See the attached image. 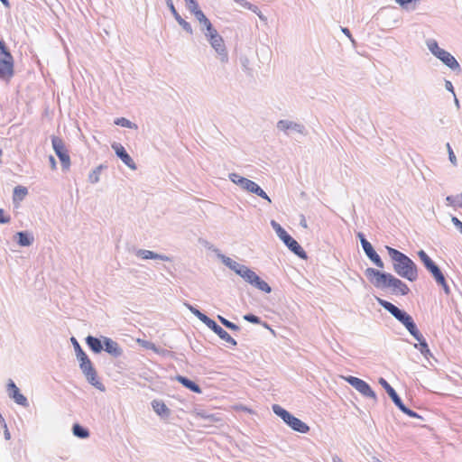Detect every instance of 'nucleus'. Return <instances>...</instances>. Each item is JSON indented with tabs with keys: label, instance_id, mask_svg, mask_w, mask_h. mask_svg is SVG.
<instances>
[{
	"label": "nucleus",
	"instance_id": "1",
	"mask_svg": "<svg viewBox=\"0 0 462 462\" xmlns=\"http://www.w3.org/2000/svg\"><path fill=\"white\" fill-rule=\"evenodd\" d=\"M375 299L378 304L391 313L401 324H402L409 333L419 342V344H415L414 346L419 348L421 355L424 356L430 355L428 343L418 329L412 317L405 310L399 309L388 300H383L379 297H375Z\"/></svg>",
	"mask_w": 462,
	"mask_h": 462
},
{
	"label": "nucleus",
	"instance_id": "2",
	"mask_svg": "<svg viewBox=\"0 0 462 462\" xmlns=\"http://www.w3.org/2000/svg\"><path fill=\"white\" fill-rule=\"evenodd\" d=\"M385 248L393 262V268L395 273L410 282L416 281L418 279V267L416 263L401 251L388 245Z\"/></svg>",
	"mask_w": 462,
	"mask_h": 462
},
{
	"label": "nucleus",
	"instance_id": "3",
	"mask_svg": "<svg viewBox=\"0 0 462 462\" xmlns=\"http://www.w3.org/2000/svg\"><path fill=\"white\" fill-rule=\"evenodd\" d=\"M271 226L275 231L278 237L283 242V244L300 259H307V253L300 246V245L291 236L286 230L275 220L271 221Z\"/></svg>",
	"mask_w": 462,
	"mask_h": 462
},
{
	"label": "nucleus",
	"instance_id": "4",
	"mask_svg": "<svg viewBox=\"0 0 462 462\" xmlns=\"http://www.w3.org/2000/svg\"><path fill=\"white\" fill-rule=\"evenodd\" d=\"M79 362V368L84 374L87 382L101 392L106 391L105 385L98 380L97 370L95 369L91 360L88 356Z\"/></svg>",
	"mask_w": 462,
	"mask_h": 462
},
{
	"label": "nucleus",
	"instance_id": "5",
	"mask_svg": "<svg viewBox=\"0 0 462 462\" xmlns=\"http://www.w3.org/2000/svg\"><path fill=\"white\" fill-rule=\"evenodd\" d=\"M365 275L375 288L385 290L388 289L392 273L368 267L365 270Z\"/></svg>",
	"mask_w": 462,
	"mask_h": 462
},
{
	"label": "nucleus",
	"instance_id": "6",
	"mask_svg": "<svg viewBox=\"0 0 462 462\" xmlns=\"http://www.w3.org/2000/svg\"><path fill=\"white\" fill-rule=\"evenodd\" d=\"M239 276L247 283L265 293L272 291L271 286L263 279H261L255 272L245 265Z\"/></svg>",
	"mask_w": 462,
	"mask_h": 462
},
{
	"label": "nucleus",
	"instance_id": "7",
	"mask_svg": "<svg viewBox=\"0 0 462 462\" xmlns=\"http://www.w3.org/2000/svg\"><path fill=\"white\" fill-rule=\"evenodd\" d=\"M206 38L211 47L218 54L221 62L226 63L228 61V53L223 37L217 32V31H214L213 33L208 34Z\"/></svg>",
	"mask_w": 462,
	"mask_h": 462
},
{
	"label": "nucleus",
	"instance_id": "8",
	"mask_svg": "<svg viewBox=\"0 0 462 462\" xmlns=\"http://www.w3.org/2000/svg\"><path fill=\"white\" fill-rule=\"evenodd\" d=\"M345 380L363 396L373 399L374 402H377V396L374 391H373L371 386L365 381L352 375L345 377Z\"/></svg>",
	"mask_w": 462,
	"mask_h": 462
},
{
	"label": "nucleus",
	"instance_id": "9",
	"mask_svg": "<svg viewBox=\"0 0 462 462\" xmlns=\"http://www.w3.org/2000/svg\"><path fill=\"white\" fill-rule=\"evenodd\" d=\"M52 148L60 161L62 169L67 171L70 166V158L68 153V150L65 147L64 142L58 136H52L51 138Z\"/></svg>",
	"mask_w": 462,
	"mask_h": 462
},
{
	"label": "nucleus",
	"instance_id": "10",
	"mask_svg": "<svg viewBox=\"0 0 462 462\" xmlns=\"http://www.w3.org/2000/svg\"><path fill=\"white\" fill-rule=\"evenodd\" d=\"M14 57L11 52L0 54V79L9 80L14 75Z\"/></svg>",
	"mask_w": 462,
	"mask_h": 462
},
{
	"label": "nucleus",
	"instance_id": "11",
	"mask_svg": "<svg viewBox=\"0 0 462 462\" xmlns=\"http://www.w3.org/2000/svg\"><path fill=\"white\" fill-rule=\"evenodd\" d=\"M276 127L286 135H290L291 132H295L301 135L307 134V130L304 125L287 119L279 120L276 124Z\"/></svg>",
	"mask_w": 462,
	"mask_h": 462
},
{
	"label": "nucleus",
	"instance_id": "12",
	"mask_svg": "<svg viewBox=\"0 0 462 462\" xmlns=\"http://www.w3.org/2000/svg\"><path fill=\"white\" fill-rule=\"evenodd\" d=\"M228 178L232 182L238 185L243 189H245L248 192L254 193V194H255L260 188V186L257 183H255L254 181H253L249 179H246L245 177H242L239 174L235 173V172L230 173L228 175Z\"/></svg>",
	"mask_w": 462,
	"mask_h": 462
},
{
	"label": "nucleus",
	"instance_id": "13",
	"mask_svg": "<svg viewBox=\"0 0 462 462\" xmlns=\"http://www.w3.org/2000/svg\"><path fill=\"white\" fill-rule=\"evenodd\" d=\"M214 333H216L222 340L230 344L233 346H237V342L222 327H220L215 320L209 319L208 323L205 324Z\"/></svg>",
	"mask_w": 462,
	"mask_h": 462
},
{
	"label": "nucleus",
	"instance_id": "14",
	"mask_svg": "<svg viewBox=\"0 0 462 462\" xmlns=\"http://www.w3.org/2000/svg\"><path fill=\"white\" fill-rule=\"evenodd\" d=\"M7 391L9 397L12 398L17 404L22 405L23 407H28L29 402L27 398L21 393L19 388L16 386L14 382L10 379L7 383Z\"/></svg>",
	"mask_w": 462,
	"mask_h": 462
},
{
	"label": "nucleus",
	"instance_id": "15",
	"mask_svg": "<svg viewBox=\"0 0 462 462\" xmlns=\"http://www.w3.org/2000/svg\"><path fill=\"white\" fill-rule=\"evenodd\" d=\"M388 289H391V292L393 295L405 296L410 292V288L408 285L393 274L391 275L389 281Z\"/></svg>",
	"mask_w": 462,
	"mask_h": 462
},
{
	"label": "nucleus",
	"instance_id": "16",
	"mask_svg": "<svg viewBox=\"0 0 462 462\" xmlns=\"http://www.w3.org/2000/svg\"><path fill=\"white\" fill-rule=\"evenodd\" d=\"M116 156L131 170H136V164L132 157L128 154L125 147L119 143H113L111 145Z\"/></svg>",
	"mask_w": 462,
	"mask_h": 462
},
{
	"label": "nucleus",
	"instance_id": "17",
	"mask_svg": "<svg viewBox=\"0 0 462 462\" xmlns=\"http://www.w3.org/2000/svg\"><path fill=\"white\" fill-rule=\"evenodd\" d=\"M213 252L217 254V256L221 262L228 267L230 270L235 272L237 275L241 273L243 269L245 267V265L238 263L237 262L234 261L230 257L223 254L218 249L215 248L213 249Z\"/></svg>",
	"mask_w": 462,
	"mask_h": 462
},
{
	"label": "nucleus",
	"instance_id": "18",
	"mask_svg": "<svg viewBox=\"0 0 462 462\" xmlns=\"http://www.w3.org/2000/svg\"><path fill=\"white\" fill-rule=\"evenodd\" d=\"M437 58L453 71H456L457 73L461 72V68L458 61L451 53L445 51L444 49L441 52H439Z\"/></svg>",
	"mask_w": 462,
	"mask_h": 462
},
{
	"label": "nucleus",
	"instance_id": "19",
	"mask_svg": "<svg viewBox=\"0 0 462 462\" xmlns=\"http://www.w3.org/2000/svg\"><path fill=\"white\" fill-rule=\"evenodd\" d=\"M102 338L104 343L103 350L114 357H119L123 355V349L117 342L106 337H102Z\"/></svg>",
	"mask_w": 462,
	"mask_h": 462
},
{
	"label": "nucleus",
	"instance_id": "20",
	"mask_svg": "<svg viewBox=\"0 0 462 462\" xmlns=\"http://www.w3.org/2000/svg\"><path fill=\"white\" fill-rule=\"evenodd\" d=\"M417 254L421 263H423L424 267L431 275H433L434 273H438V271L440 270L438 264L427 254V253L424 250H420L417 253Z\"/></svg>",
	"mask_w": 462,
	"mask_h": 462
},
{
	"label": "nucleus",
	"instance_id": "21",
	"mask_svg": "<svg viewBox=\"0 0 462 462\" xmlns=\"http://www.w3.org/2000/svg\"><path fill=\"white\" fill-rule=\"evenodd\" d=\"M379 383L382 385V387L385 390V392L388 393L389 397L392 399L393 402L399 407L403 403L401 397L398 395L396 391L389 384V383L383 377L379 378Z\"/></svg>",
	"mask_w": 462,
	"mask_h": 462
},
{
	"label": "nucleus",
	"instance_id": "22",
	"mask_svg": "<svg viewBox=\"0 0 462 462\" xmlns=\"http://www.w3.org/2000/svg\"><path fill=\"white\" fill-rule=\"evenodd\" d=\"M363 250L367 256V258L378 268L383 269L384 267V263L382 261L380 255L376 253V251L374 249L371 243L365 247H363Z\"/></svg>",
	"mask_w": 462,
	"mask_h": 462
},
{
	"label": "nucleus",
	"instance_id": "23",
	"mask_svg": "<svg viewBox=\"0 0 462 462\" xmlns=\"http://www.w3.org/2000/svg\"><path fill=\"white\" fill-rule=\"evenodd\" d=\"M135 254H136V256H138L142 259H145V260L153 259V260H162V261H165V262L171 261V257H169L165 254H157L152 251L146 250V249H138L136 251Z\"/></svg>",
	"mask_w": 462,
	"mask_h": 462
},
{
	"label": "nucleus",
	"instance_id": "24",
	"mask_svg": "<svg viewBox=\"0 0 462 462\" xmlns=\"http://www.w3.org/2000/svg\"><path fill=\"white\" fill-rule=\"evenodd\" d=\"M195 18L198 20V22L200 24V30L204 32L205 37L208 36V34L213 33L214 31H217L214 26L212 25L209 19L205 15L203 12L199 13Z\"/></svg>",
	"mask_w": 462,
	"mask_h": 462
},
{
	"label": "nucleus",
	"instance_id": "25",
	"mask_svg": "<svg viewBox=\"0 0 462 462\" xmlns=\"http://www.w3.org/2000/svg\"><path fill=\"white\" fill-rule=\"evenodd\" d=\"M286 424L291 430L299 433L305 434L310 431V427L305 422H303L302 420H300V419L296 418L293 415H291V417L289 419Z\"/></svg>",
	"mask_w": 462,
	"mask_h": 462
},
{
	"label": "nucleus",
	"instance_id": "26",
	"mask_svg": "<svg viewBox=\"0 0 462 462\" xmlns=\"http://www.w3.org/2000/svg\"><path fill=\"white\" fill-rule=\"evenodd\" d=\"M153 411L162 418H168L171 415V410L161 400H153L152 402Z\"/></svg>",
	"mask_w": 462,
	"mask_h": 462
},
{
	"label": "nucleus",
	"instance_id": "27",
	"mask_svg": "<svg viewBox=\"0 0 462 462\" xmlns=\"http://www.w3.org/2000/svg\"><path fill=\"white\" fill-rule=\"evenodd\" d=\"M176 380L181 383L185 388L189 389V391L196 393H201L202 390L200 386L193 382L192 380L189 379L188 377H185L183 375H177Z\"/></svg>",
	"mask_w": 462,
	"mask_h": 462
},
{
	"label": "nucleus",
	"instance_id": "28",
	"mask_svg": "<svg viewBox=\"0 0 462 462\" xmlns=\"http://www.w3.org/2000/svg\"><path fill=\"white\" fill-rule=\"evenodd\" d=\"M85 340L88 346L95 354H98L103 350L104 343L100 338L89 335L86 337Z\"/></svg>",
	"mask_w": 462,
	"mask_h": 462
},
{
	"label": "nucleus",
	"instance_id": "29",
	"mask_svg": "<svg viewBox=\"0 0 462 462\" xmlns=\"http://www.w3.org/2000/svg\"><path fill=\"white\" fill-rule=\"evenodd\" d=\"M16 236L18 237L17 244L20 246H30L34 240L33 236L26 231L17 232Z\"/></svg>",
	"mask_w": 462,
	"mask_h": 462
},
{
	"label": "nucleus",
	"instance_id": "30",
	"mask_svg": "<svg viewBox=\"0 0 462 462\" xmlns=\"http://www.w3.org/2000/svg\"><path fill=\"white\" fill-rule=\"evenodd\" d=\"M272 409H273V413L275 415H277L278 417H280L285 424L287 423V421L292 415L291 412H289L287 410H285L279 404H273Z\"/></svg>",
	"mask_w": 462,
	"mask_h": 462
},
{
	"label": "nucleus",
	"instance_id": "31",
	"mask_svg": "<svg viewBox=\"0 0 462 462\" xmlns=\"http://www.w3.org/2000/svg\"><path fill=\"white\" fill-rule=\"evenodd\" d=\"M72 433L79 439H87L89 436L88 430L79 423L72 426Z\"/></svg>",
	"mask_w": 462,
	"mask_h": 462
},
{
	"label": "nucleus",
	"instance_id": "32",
	"mask_svg": "<svg viewBox=\"0 0 462 462\" xmlns=\"http://www.w3.org/2000/svg\"><path fill=\"white\" fill-rule=\"evenodd\" d=\"M402 8L407 11H414L420 3V0H394Z\"/></svg>",
	"mask_w": 462,
	"mask_h": 462
},
{
	"label": "nucleus",
	"instance_id": "33",
	"mask_svg": "<svg viewBox=\"0 0 462 462\" xmlns=\"http://www.w3.org/2000/svg\"><path fill=\"white\" fill-rule=\"evenodd\" d=\"M185 306L189 309V310L196 316L201 322L204 324L208 323L210 318H208L206 314L202 313L199 310L192 306L191 304L185 303Z\"/></svg>",
	"mask_w": 462,
	"mask_h": 462
},
{
	"label": "nucleus",
	"instance_id": "34",
	"mask_svg": "<svg viewBox=\"0 0 462 462\" xmlns=\"http://www.w3.org/2000/svg\"><path fill=\"white\" fill-rule=\"evenodd\" d=\"M106 166L104 164H100L97 167H96L88 175L89 182H91L93 184L97 183L100 180L99 176L101 174V171H103V169H106Z\"/></svg>",
	"mask_w": 462,
	"mask_h": 462
},
{
	"label": "nucleus",
	"instance_id": "35",
	"mask_svg": "<svg viewBox=\"0 0 462 462\" xmlns=\"http://www.w3.org/2000/svg\"><path fill=\"white\" fill-rule=\"evenodd\" d=\"M70 341L73 345V347H74V350H75V353H76V356H77V359L79 361L84 359V358H87L88 357V355L84 352V350L82 349L81 346L79 345V343L78 342V340L72 337L70 338Z\"/></svg>",
	"mask_w": 462,
	"mask_h": 462
},
{
	"label": "nucleus",
	"instance_id": "36",
	"mask_svg": "<svg viewBox=\"0 0 462 462\" xmlns=\"http://www.w3.org/2000/svg\"><path fill=\"white\" fill-rule=\"evenodd\" d=\"M426 45L429 49V51L432 53V55H434L436 58L437 56H439V52H441L443 51V49H441L439 46V43L436 40L434 39H429L426 41Z\"/></svg>",
	"mask_w": 462,
	"mask_h": 462
},
{
	"label": "nucleus",
	"instance_id": "37",
	"mask_svg": "<svg viewBox=\"0 0 462 462\" xmlns=\"http://www.w3.org/2000/svg\"><path fill=\"white\" fill-rule=\"evenodd\" d=\"M174 19L176 20V22L180 24V26H181V28L186 32H188L189 34H192L193 33V29H192V26L190 25L189 23H188L187 21H185L180 15L179 13L175 14L173 15Z\"/></svg>",
	"mask_w": 462,
	"mask_h": 462
},
{
	"label": "nucleus",
	"instance_id": "38",
	"mask_svg": "<svg viewBox=\"0 0 462 462\" xmlns=\"http://www.w3.org/2000/svg\"><path fill=\"white\" fill-rule=\"evenodd\" d=\"M27 193H28V190L25 187L16 186L14 189V195H13L14 201L23 200L24 199V197L27 195Z\"/></svg>",
	"mask_w": 462,
	"mask_h": 462
},
{
	"label": "nucleus",
	"instance_id": "39",
	"mask_svg": "<svg viewBox=\"0 0 462 462\" xmlns=\"http://www.w3.org/2000/svg\"><path fill=\"white\" fill-rule=\"evenodd\" d=\"M187 5L188 10L196 16L199 13H201L199 4L197 0H184Z\"/></svg>",
	"mask_w": 462,
	"mask_h": 462
},
{
	"label": "nucleus",
	"instance_id": "40",
	"mask_svg": "<svg viewBox=\"0 0 462 462\" xmlns=\"http://www.w3.org/2000/svg\"><path fill=\"white\" fill-rule=\"evenodd\" d=\"M217 319H218V320L220 321V323H221L224 327H226V328H228V329L232 330V331H239V330H240V328H239L236 324H235V323H233V322H231V321H229V320H228V319H226V318H224V317H222V316L218 315V316H217Z\"/></svg>",
	"mask_w": 462,
	"mask_h": 462
},
{
	"label": "nucleus",
	"instance_id": "41",
	"mask_svg": "<svg viewBox=\"0 0 462 462\" xmlns=\"http://www.w3.org/2000/svg\"><path fill=\"white\" fill-rule=\"evenodd\" d=\"M115 125H120L122 127L126 128H136V125L132 123L130 120L125 118V117H119L115 120Z\"/></svg>",
	"mask_w": 462,
	"mask_h": 462
},
{
	"label": "nucleus",
	"instance_id": "42",
	"mask_svg": "<svg viewBox=\"0 0 462 462\" xmlns=\"http://www.w3.org/2000/svg\"><path fill=\"white\" fill-rule=\"evenodd\" d=\"M399 410H401L404 414L408 415L411 418H421L416 411L408 408L404 403L400 405Z\"/></svg>",
	"mask_w": 462,
	"mask_h": 462
},
{
	"label": "nucleus",
	"instance_id": "43",
	"mask_svg": "<svg viewBox=\"0 0 462 462\" xmlns=\"http://www.w3.org/2000/svg\"><path fill=\"white\" fill-rule=\"evenodd\" d=\"M236 3L240 5L242 7L246 8L252 12H257V6L247 2L246 0H234Z\"/></svg>",
	"mask_w": 462,
	"mask_h": 462
},
{
	"label": "nucleus",
	"instance_id": "44",
	"mask_svg": "<svg viewBox=\"0 0 462 462\" xmlns=\"http://www.w3.org/2000/svg\"><path fill=\"white\" fill-rule=\"evenodd\" d=\"M198 415L200 416L202 419H204L208 423L219 420V419L217 418L214 414H207L205 412H199V413H198Z\"/></svg>",
	"mask_w": 462,
	"mask_h": 462
},
{
	"label": "nucleus",
	"instance_id": "45",
	"mask_svg": "<svg viewBox=\"0 0 462 462\" xmlns=\"http://www.w3.org/2000/svg\"><path fill=\"white\" fill-rule=\"evenodd\" d=\"M244 319L246 321L253 323V324H260L261 323V319L258 316H255L252 313L245 314L244 316Z\"/></svg>",
	"mask_w": 462,
	"mask_h": 462
},
{
	"label": "nucleus",
	"instance_id": "46",
	"mask_svg": "<svg viewBox=\"0 0 462 462\" xmlns=\"http://www.w3.org/2000/svg\"><path fill=\"white\" fill-rule=\"evenodd\" d=\"M446 147H447V150H448V159L450 161V162L456 166L457 165V158H456V155L450 146V144L448 143L446 144Z\"/></svg>",
	"mask_w": 462,
	"mask_h": 462
},
{
	"label": "nucleus",
	"instance_id": "47",
	"mask_svg": "<svg viewBox=\"0 0 462 462\" xmlns=\"http://www.w3.org/2000/svg\"><path fill=\"white\" fill-rule=\"evenodd\" d=\"M431 276L433 277V279L435 280V282H436V283L438 285H439L440 283L444 282V281L446 280V277L443 274L441 270L438 271V273H434Z\"/></svg>",
	"mask_w": 462,
	"mask_h": 462
},
{
	"label": "nucleus",
	"instance_id": "48",
	"mask_svg": "<svg viewBox=\"0 0 462 462\" xmlns=\"http://www.w3.org/2000/svg\"><path fill=\"white\" fill-rule=\"evenodd\" d=\"M255 195L259 196L260 198L267 200L269 203L272 202L270 197L267 195V193L260 187Z\"/></svg>",
	"mask_w": 462,
	"mask_h": 462
},
{
	"label": "nucleus",
	"instance_id": "49",
	"mask_svg": "<svg viewBox=\"0 0 462 462\" xmlns=\"http://www.w3.org/2000/svg\"><path fill=\"white\" fill-rule=\"evenodd\" d=\"M356 236L359 238L362 248L370 244V242L365 238L363 233L358 232Z\"/></svg>",
	"mask_w": 462,
	"mask_h": 462
},
{
	"label": "nucleus",
	"instance_id": "50",
	"mask_svg": "<svg viewBox=\"0 0 462 462\" xmlns=\"http://www.w3.org/2000/svg\"><path fill=\"white\" fill-rule=\"evenodd\" d=\"M11 220L9 216L5 215V210L0 208V224H7Z\"/></svg>",
	"mask_w": 462,
	"mask_h": 462
},
{
	"label": "nucleus",
	"instance_id": "51",
	"mask_svg": "<svg viewBox=\"0 0 462 462\" xmlns=\"http://www.w3.org/2000/svg\"><path fill=\"white\" fill-rule=\"evenodd\" d=\"M451 222L462 234V222L457 217H452Z\"/></svg>",
	"mask_w": 462,
	"mask_h": 462
},
{
	"label": "nucleus",
	"instance_id": "52",
	"mask_svg": "<svg viewBox=\"0 0 462 462\" xmlns=\"http://www.w3.org/2000/svg\"><path fill=\"white\" fill-rule=\"evenodd\" d=\"M446 200L452 206L454 207H457V203L459 202V199H458V196L455 197V196H448L446 198Z\"/></svg>",
	"mask_w": 462,
	"mask_h": 462
},
{
	"label": "nucleus",
	"instance_id": "53",
	"mask_svg": "<svg viewBox=\"0 0 462 462\" xmlns=\"http://www.w3.org/2000/svg\"><path fill=\"white\" fill-rule=\"evenodd\" d=\"M341 32L349 38V40L352 42V43H356L355 39L352 37V34L348 28L346 27H341Z\"/></svg>",
	"mask_w": 462,
	"mask_h": 462
},
{
	"label": "nucleus",
	"instance_id": "54",
	"mask_svg": "<svg viewBox=\"0 0 462 462\" xmlns=\"http://www.w3.org/2000/svg\"><path fill=\"white\" fill-rule=\"evenodd\" d=\"M165 1H166V5H167L168 8L170 9L171 14L174 15L175 14H177L178 11L176 10L172 0H165Z\"/></svg>",
	"mask_w": 462,
	"mask_h": 462
},
{
	"label": "nucleus",
	"instance_id": "55",
	"mask_svg": "<svg viewBox=\"0 0 462 462\" xmlns=\"http://www.w3.org/2000/svg\"><path fill=\"white\" fill-rule=\"evenodd\" d=\"M445 88L448 91L451 92L453 94V96H455V90H454V87H453V84L451 83V81L449 80H445Z\"/></svg>",
	"mask_w": 462,
	"mask_h": 462
},
{
	"label": "nucleus",
	"instance_id": "56",
	"mask_svg": "<svg viewBox=\"0 0 462 462\" xmlns=\"http://www.w3.org/2000/svg\"><path fill=\"white\" fill-rule=\"evenodd\" d=\"M439 286L442 287V289H443V291H444L446 295H449L450 294L451 291H450V288H449V286H448V284L447 282V280H445L444 282L440 283Z\"/></svg>",
	"mask_w": 462,
	"mask_h": 462
},
{
	"label": "nucleus",
	"instance_id": "57",
	"mask_svg": "<svg viewBox=\"0 0 462 462\" xmlns=\"http://www.w3.org/2000/svg\"><path fill=\"white\" fill-rule=\"evenodd\" d=\"M10 52L4 41L0 40V54Z\"/></svg>",
	"mask_w": 462,
	"mask_h": 462
},
{
	"label": "nucleus",
	"instance_id": "58",
	"mask_svg": "<svg viewBox=\"0 0 462 462\" xmlns=\"http://www.w3.org/2000/svg\"><path fill=\"white\" fill-rule=\"evenodd\" d=\"M254 13L257 14V16L259 17V19L261 21H263V23H267V17L262 14V12L259 10L258 7H257V12H254Z\"/></svg>",
	"mask_w": 462,
	"mask_h": 462
},
{
	"label": "nucleus",
	"instance_id": "59",
	"mask_svg": "<svg viewBox=\"0 0 462 462\" xmlns=\"http://www.w3.org/2000/svg\"><path fill=\"white\" fill-rule=\"evenodd\" d=\"M300 226H302L303 228H308V224H307V220L305 218V216L304 215H300Z\"/></svg>",
	"mask_w": 462,
	"mask_h": 462
},
{
	"label": "nucleus",
	"instance_id": "60",
	"mask_svg": "<svg viewBox=\"0 0 462 462\" xmlns=\"http://www.w3.org/2000/svg\"><path fill=\"white\" fill-rule=\"evenodd\" d=\"M49 160H50L51 169L55 170L56 169V161H55L54 157L52 155H51L49 157Z\"/></svg>",
	"mask_w": 462,
	"mask_h": 462
},
{
	"label": "nucleus",
	"instance_id": "61",
	"mask_svg": "<svg viewBox=\"0 0 462 462\" xmlns=\"http://www.w3.org/2000/svg\"><path fill=\"white\" fill-rule=\"evenodd\" d=\"M5 439L8 440V439H10L11 435H10V432H9L7 427H6V424H5Z\"/></svg>",
	"mask_w": 462,
	"mask_h": 462
},
{
	"label": "nucleus",
	"instance_id": "62",
	"mask_svg": "<svg viewBox=\"0 0 462 462\" xmlns=\"http://www.w3.org/2000/svg\"><path fill=\"white\" fill-rule=\"evenodd\" d=\"M332 462H343V461L338 456L335 455L332 457Z\"/></svg>",
	"mask_w": 462,
	"mask_h": 462
},
{
	"label": "nucleus",
	"instance_id": "63",
	"mask_svg": "<svg viewBox=\"0 0 462 462\" xmlns=\"http://www.w3.org/2000/svg\"><path fill=\"white\" fill-rule=\"evenodd\" d=\"M0 1L2 2V4H3L5 7H7V8H9V7H10V2H9V0H0Z\"/></svg>",
	"mask_w": 462,
	"mask_h": 462
},
{
	"label": "nucleus",
	"instance_id": "64",
	"mask_svg": "<svg viewBox=\"0 0 462 462\" xmlns=\"http://www.w3.org/2000/svg\"><path fill=\"white\" fill-rule=\"evenodd\" d=\"M459 202L457 203L458 208H462V193L458 196Z\"/></svg>",
	"mask_w": 462,
	"mask_h": 462
}]
</instances>
